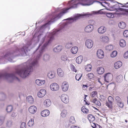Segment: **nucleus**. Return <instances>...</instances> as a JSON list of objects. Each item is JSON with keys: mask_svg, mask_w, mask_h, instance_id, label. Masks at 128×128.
I'll return each mask as SVG.
<instances>
[{"mask_svg": "<svg viewBox=\"0 0 128 128\" xmlns=\"http://www.w3.org/2000/svg\"><path fill=\"white\" fill-rule=\"evenodd\" d=\"M41 45L40 44L36 51H38V52L36 56V59L31 63L28 61L23 64L21 66L22 68L17 69L14 73L8 74L5 73L0 74V79L3 78L8 80L9 82H12L13 80L18 78L16 76L18 74L22 78H25L29 74L30 72L32 71L33 66H37L38 64V60L42 56L44 52V45L40 47Z\"/></svg>", "mask_w": 128, "mask_h": 128, "instance_id": "f257e3e1", "label": "nucleus"}, {"mask_svg": "<svg viewBox=\"0 0 128 128\" xmlns=\"http://www.w3.org/2000/svg\"><path fill=\"white\" fill-rule=\"evenodd\" d=\"M95 2L99 3L106 8L107 6L112 9V10H118L119 8L118 4L120 3L112 0H72L68 2L70 7L66 8V13L70 9L76 8L79 4L83 6H90Z\"/></svg>", "mask_w": 128, "mask_h": 128, "instance_id": "f03ea898", "label": "nucleus"}, {"mask_svg": "<svg viewBox=\"0 0 128 128\" xmlns=\"http://www.w3.org/2000/svg\"><path fill=\"white\" fill-rule=\"evenodd\" d=\"M28 45H24L22 48L20 49L16 47V51L13 53L10 52H8L5 54L3 56H0V64H4L5 62H3L2 61L5 60H8L10 62H14L15 61L13 59L14 58L15 56H18L16 53H20L22 56H26L27 55L26 52L28 50Z\"/></svg>", "mask_w": 128, "mask_h": 128, "instance_id": "7ed1b4c3", "label": "nucleus"}, {"mask_svg": "<svg viewBox=\"0 0 128 128\" xmlns=\"http://www.w3.org/2000/svg\"><path fill=\"white\" fill-rule=\"evenodd\" d=\"M104 81L107 82H110L113 79V75L110 73H108L104 76Z\"/></svg>", "mask_w": 128, "mask_h": 128, "instance_id": "20e7f679", "label": "nucleus"}, {"mask_svg": "<svg viewBox=\"0 0 128 128\" xmlns=\"http://www.w3.org/2000/svg\"><path fill=\"white\" fill-rule=\"evenodd\" d=\"M108 102H106V105L108 107L110 108H112V104L114 101L113 98L111 96H109L108 98Z\"/></svg>", "mask_w": 128, "mask_h": 128, "instance_id": "39448f33", "label": "nucleus"}, {"mask_svg": "<svg viewBox=\"0 0 128 128\" xmlns=\"http://www.w3.org/2000/svg\"><path fill=\"white\" fill-rule=\"evenodd\" d=\"M60 98L62 101L64 103L67 104L69 102V96L65 94H62Z\"/></svg>", "mask_w": 128, "mask_h": 128, "instance_id": "423d86ee", "label": "nucleus"}, {"mask_svg": "<svg viewBox=\"0 0 128 128\" xmlns=\"http://www.w3.org/2000/svg\"><path fill=\"white\" fill-rule=\"evenodd\" d=\"M51 90L53 91H56L58 90L59 86L58 84L56 83H53L50 86Z\"/></svg>", "mask_w": 128, "mask_h": 128, "instance_id": "0eeeda50", "label": "nucleus"}, {"mask_svg": "<svg viewBox=\"0 0 128 128\" xmlns=\"http://www.w3.org/2000/svg\"><path fill=\"white\" fill-rule=\"evenodd\" d=\"M86 45L88 48H91L93 46L92 41L90 39L87 40L86 42Z\"/></svg>", "mask_w": 128, "mask_h": 128, "instance_id": "6e6552de", "label": "nucleus"}, {"mask_svg": "<svg viewBox=\"0 0 128 128\" xmlns=\"http://www.w3.org/2000/svg\"><path fill=\"white\" fill-rule=\"evenodd\" d=\"M68 84L66 82H63L62 85V90L64 92L66 91L68 88Z\"/></svg>", "mask_w": 128, "mask_h": 128, "instance_id": "1a4fd4ad", "label": "nucleus"}, {"mask_svg": "<svg viewBox=\"0 0 128 128\" xmlns=\"http://www.w3.org/2000/svg\"><path fill=\"white\" fill-rule=\"evenodd\" d=\"M46 90L44 89L40 90L38 94V96L40 98H42L44 97L46 94Z\"/></svg>", "mask_w": 128, "mask_h": 128, "instance_id": "9d476101", "label": "nucleus"}, {"mask_svg": "<svg viewBox=\"0 0 128 128\" xmlns=\"http://www.w3.org/2000/svg\"><path fill=\"white\" fill-rule=\"evenodd\" d=\"M97 56L100 58H102L104 56V53L103 51L101 50H98L96 52Z\"/></svg>", "mask_w": 128, "mask_h": 128, "instance_id": "9b49d317", "label": "nucleus"}, {"mask_svg": "<svg viewBox=\"0 0 128 128\" xmlns=\"http://www.w3.org/2000/svg\"><path fill=\"white\" fill-rule=\"evenodd\" d=\"M93 29V26L89 25L86 27L85 28V31L86 32H90L92 31Z\"/></svg>", "mask_w": 128, "mask_h": 128, "instance_id": "f8f14e48", "label": "nucleus"}, {"mask_svg": "<svg viewBox=\"0 0 128 128\" xmlns=\"http://www.w3.org/2000/svg\"><path fill=\"white\" fill-rule=\"evenodd\" d=\"M37 110L36 107L34 106H30L28 108L29 112L32 114H34Z\"/></svg>", "mask_w": 128, "mask_h": 128, "instance_id": "ddd939ff", "label": "nucleus"}, {"mask_svg": "<svg viewBox=\"0 0 128 128\" xmlns=\"http://www.w3.org/2000/svg\"><path fill=\"white\" fill-rule=\"evenodd\" d=\"M106 28L105 26H102L98 29V32L99 33L102 34L104 33L106 31Z\"/></svg>", "mask_w": 128, "mask_h": 128, "instance_id": "4468645a", "label": "nucleus"}, {"mask_svg": "<svg viewBox=\"0 0 128 128\" xmlns=\"http://www.w3.org/2000/svg\"><path fill=\"white\" fill-rule=\"evenodd\" d=\"M50 113L49 111L48 110H46L42 111L41 113V116L45 117L48 116Z\"/></svg>", "mask_w": 128, "mask_h": 128, "instance_id": "2eb2a0df", "label": "nucleus"}, {"mask_svg": "<svg viewBox=\"0 0 128 128\" xmlns=\"http://www.w3.org/2000/svg\"><path fill=\"white\" fill-rule=\"evenodd\" d=\"M62 48V47L61 46L58 45L53 49V50L54 52H58L61 51Z\"/></svg>", "mask_w": 128, "mask_h": 128, "instance_id": "dca6fc26", "label": "nucleus"}, {"mask_svg": "<svg viewBox=\"0 0 128 128\" xmlns=\"http://www.w3.org/2000/svg\"><path fill=\"white\" fill-rule=\"evenodd\" d=\"M119 4L122 5V6H120L121 7L127 8H120V9L122 10L126 11L128 10V2H126V3L123 4L120 3Z\"/></svg>", "mask_w": 128, "mask_h": 128, "instance_id": "f3484780", "label": "nucleus"}, {"mask_svg": "<svg viewBox=\"0 0 128 128\" xmlns=\"http://www.w3.org/2000/svg\"><path fill=\"white\" fill-rule=\"evenodd\" d=\"M57 73L58 76L60 77H63L64 75V71L60 68H58L57 70Z\"/></svg>", "mask_w": 128, "mask_h": 128, "instance_id": "a211bd4d", "label": "nucleus"}, {"mask_svg": "<svg viewBox=\"0 0 128 128\" xmlns=\"http://www.w3.org/2000/svg\"><path fill=\"white\" fill-rule=\"evenodd\" d=\"M48 76L50 78H53L55 77V72L54 71H50L48 73Z\"/></svg>", "mask_w": 128, "mask_h": 128, "instance_id": "6ab92c4d", "label": "nucleus"}, {"mask_svg": "<svg viewBox=\"0 0 128 128\" xmlns=\"http://www.w3.org/2000/svg\"><path fill=\"white\" fill-rule=\"evenodd\" d=\"M122 64V62L121 61H119L116 62L114 65V66L116 69H118L121 67Z\"/></svg>", "mask_w": 128, "mask_h": 128, "instance_id": "aec40b11", "label": "nucleus"}, {"mask_svg": "<svg viewBox=\"0 0 128 128\" xmlns=\"http://www.w3.org/2000/svg\"><path fill=\"white\" fill-rule=\"evenodd\" d=\"M35 82L37 85L40 86L44 84L45 83V81L44 80H41L38 79L36 80Z\"/></svg>", "mask_w": 128, "mask_h": 128, "instance_id": "412c9836", "label": "nucleus"}, {"mask_svg": "<svg viewBox=\"0 0 128 128\" xmlns=\"http://www.w3.org/2000/svg\"><path fill=\"white\" fill-rule=\"evenodd\" d=\"M123 79V76L121 75H120L116 77V80L117 82H122Z\"/></svg>", "mask_w": 128, "mask_h": 128, "instance_id": "4be33fe9", "label": "nucleus"}, {"mask_svg": "<svg viewBox=\"0 0 128 128\" xmlns=\"http://www.w3.org/2000/svg\"><path fill=\"white\" fill-rule=\"evenodd\" d=\"M44 105L46 107H49L51 104V102L50 100L49 99L46 100L44 102Z\"/></svg>", "mask_w": 128, "mask_h": 128, "instance_id": "5701e85b", "label": "nucleus"}, {"mask_svg": "<svg viewBox=\"0 0 128 128\" xmlns=\"http://www.w3.org/2000/svg\"><path fill=\"white\" fill-rule=\"evenodd\" d=\"M26 101L30 104H32L34 102V100L32 97L31 96H29L26 98Z\"/></svg>", "mask_w": 128, "mask_h": 128, "instance_id": "b1692460", "label": "nucleus"}, {"mask_svg": "<svg viewBox=\"0 0 128 128\" xmlns=\"http://www.w3.org/2000/svg\"><path fill=\"white\" fill-rule=\"evenodd\" d=\"M97 71L98 74H102L104 73V70L103 68L102 67H100L98 68Z\"/></svg>", "mask_w": 128, "mask_h": 128, "instance_id": "393cba45", "label": "nucleus"}, {"mask_svg": "<svg viewBox=\"0 0 128 128\" xmlns=\"http://www.w3.org/2000/svg\"><path fill=\"white\" fill-rule=\"evenodd\" d=\"M78 50V48L77 46H75L73 47L71 50V52L73 54H76Z\"/></svg>", "mask_w": 128, "mask_h": 128, "instance_id": "a878e982", "label": "nucleus"}, {"mask_svg": "<svg viewBox=\"0 0 128 128\" xmlns=\"http://www.w3.org/2000/svg\"><path fill=\"white\" fill-rule=\"evenodd\" d=\"M100 40L102 41L106 42L108 41V38L106 36H102L100 38Z\"/></svg>", "mask_w": 128, "mask_h": 128, "instance_id": "bb28decb", "label": "nucleus"}, {"mask_svg": "<svg viewBox=\"0 0 128 128\" xmlns=\"http://www.w3.org/2000/svg\"><path fill=\"white\" fill-rule=\"evenodd\" d=\"M83 58L82 56H80L77 57L76 59V62L78 64H80L82 61Z\"/></svg>", "mask_w": 128, "mask_h": 128, "instance_id": "cd10ccee", "label": "nucleus"}, {"mask_svg": "<svg viewBox=\"0 0 128 128\" xmlns=\"http://www.w3.org/2000/svg\"><path fill=\"white\" fill-rule=\"evenodd\" d=\"M120 46L124 48L126 46V42L123 39H122L120 40Z\"/></svg>", "mask_w": 128, "mask_h": 128, "instance_id": "c85d7f7f", "label": "nucleus"}, {"mask_svg": "<svg viewBox=\"0 0 128 128\" xmlns=\"http://www.w3.org/2000/svg\"><path fill=\"white\" fill-rule=\"evenodd\" d=\"M119 27L121 28L124 29V28L126 26V24L123 22H121L118 24Z\"/></svg>", "mask_w": 128, "mask_h": 128, "instance_id": "c756f323", "label": "nucleus"}, {"mask_svg": "<svg viewBox=\"0 0 128 128\" xmlns=\"http://www.w3.org/2000/svg\"><path fill=\"white\" fill-rule=\"evenodd\" d=\"M67 114V110L64 109L62 111L61 113V116L62 118H65Z\"/></svg>", "mask_w": 128, "mask_h": 128, "instance_id": "7c9ffc66", "label": "nucleus"}, {"mask_svg": "<svg viewBox=\"0 0 128 128\" xmlns=\"http://www.w3.org/2000/svg\"><path fill=\"white\" fill-rule=\"evenodd\" d=\"M13 122L11 120H9L7 121L6 124L7 126L9 127H10L12 125Z\"/></svg>", "mask_w": 128, "mask_h": 128, "instance_id": "2f4dec72", "label": "nucleus"}, {"mask_svg": "<svg viewBox=\"0 0 128 128\" xmlns=\"http://www.w3.org/2000/svg\"><path fill=\"white\" fill-rule=\"evenodd\" d=\"M34 123V120L33 119H31L28 123V125L29 126H32Z\"/></svg>", "mask_w": 128, "mask_h": 128, "instance_id": "473e14b6", "label": "nucleus"}, {"mask_svg": "<svg viewBox=\"0 0 128 128\" xmlns=\"http://www.w3.org/2000/svg\"><path fill=\"white\" fill-rule=\"evenodd\" d=\"M88 120L91 122H92L95 120V118L94 116L92 114H89L88 116Z\"/></svg>", "mask_w": 128, "mask_h": 128, "instance_id": "72a5a7b5", "label": "nucleus"}, {"mask_svg": "<svg viewBox=\"0 0 128 128\" xmlns=\"http://www.w3.org/2000/svg\"><path fill=\"white\" fill-rule=\"evenodd\" d=\"M5 118V116H0V126L2 125L4 122Z\"/></svg>", "mask_w": 128, "mask_h": 128, "instance_id": "f704fd0d", "label": "nucleus"}, {"mask_svg": "<svg viewBox=\"0 0 128 128\" xmlns=\"http://www.w3.org/2000/svg\"><path fill=\"white\" fill-rule=\"evenodd\" d=\"M81 110L84 113L87 114L88 112V110L84 106L82 107L81 108Z\"/></svg>", "mask_w": 128, "mask_h": 128, "instance_id": "c9c22d12", "label": "nucleus"}, {"mask_svg": "<svg viewBox=\"0 0 128 128\" xmlns=\"http://www.w3.org/2000/svg\"><path fill=\"white\" fill-rule=\"evenodd\" d=\"M13 109V107L11 105L8 106L6 108V110L8 112H11Z\"/></svg>", "mask_w": 128, "mask_h": 128, "instance_id": "e433bc0d", "label": "nucleus"}, {"mask_svg": "<svg viewBox=\"0 0 128 128\" xmlns=\"http://www.w3.org/2000/svg\"><path fill=\"white\" fill-rule=\"evenodd\" d=\"M61 59L64 62L68 60L67 56L65 55H62L61 56Z\"/></svg>", "mask_w": 128, "mask_h": 128, "instance_id": "4c0bfd02", "label": "nucleus"}, {"mask_svg": "<svg viewBox=\"0 0 128 128\" xmlns=\"http://www.w3.org/2000/svg\"><path fill=\"white\" fill-rule=\"evenodd\" d=\"M5 95L3 93H0V100H4L5 98Z\"/></svg>", "mask_w": 128, "mask_h": 128, "instance_id": "58836bf2", "label": "nucleus"}, {"mask_svg": "<svg viewBox=\"0 0 128 128\" xmlns=\"http://www.w3.org/2000/svg\"><path fill=\"white\" fill-rule=\"evenodd\" d=\"M106 15L108 18H112L114 17L113 14L112 13L108 12L106 13Z\"/></svg>", "mask_w": 128, "mask_h": 128, "instance_id": "ea45409f", "label": "nucleus"}, {"mask_svg": "<svg viewBox=\"0 0 128 128\" xmlns=\"http://www.w3.org/2000/svg\"><path fill=\"white\" fill-rule=\"evenodd\" d=\"M82 76V74H76V76L75 78L76 80L79 81L81 78Z\"/></svg>", "mask_w": 128, "mask_h": 128, "instance_id": "a19ab883", "label": "nucleus"}, {"mask_svg": "<svg viewBox=\"0 0 128 128\" xmlns=\"http://www.w3.org/2000/svg\"><path fill=\"white\" fill-rule=\"evenodd\" d=\"M117 54V52L116 50L114 51L110 54V56L112 58L115 57Z\"/></svg>", "mask_w": 128, "mask_h": 128, "instance_id": "79ce46f5", "label": "nucleus"}, {"mask_svg": "<svg viewBox=\"0 0 128 128\" xmlns=\"http://www.w3.org/2000/svg\"><path fill=\"white\" fill-rule=\"evenodd\" d=\"M50 56L47 54H45L43 56V59L44 60H47L49 59Z\"/></svg>", "mask_w": 128, "mask_h": 128, "instance_id": "37998d69", "label": "nucleus"}, {"mask_svg": "<svg viewBox=\"0 0 128 128\" xmlns=\"http://www.w3.org/2000/svg\"><path fill=\"white\" fill-rule=\"evenodd\" d=\"M72 44L71 42L67 43L66 45V47L67 48H69L72 46Z\"/></svg>", "mask_w": 128, "mask_h": 128, "instance_id": "c03bdc74", "label": "nucleus"}, {"mask_svg": "<svg viewBox=\"0 0 128 128\" xmlns=\"http://www.w3.org/2000/svg\"><path fill=\"white\" fill-rule=\"evenodd\" d=\"M115 100L116 103L117 104L118 102L121 101L122 100L120 97L118 96H116L115 97Z\"/></svg>", "mask_w": 128, "mask_h": 128, "instance_id": "a18cd8bd", "label": "nucleus"}, {"mask_svg": "<svg viewBox=\"0 0 128 128\" xmlns=\"http://www.w3.org/2000/svg\"><path fill=\"white\" fill-rule=\"evenodd\" d=\"M70 67L72 71L76 72L77 70L76 69L74 65L72 64H70Z\"/></svg>", "mask_w": 128, "mask_h": 128, "instance_id": "49530a36", "label": "nucleus"}, {"mask_svg": "<svg viewBox=\"0 0 128 128\" xmlns=\"http://www.w3.org/2000/svg\"><path fill=\"white\" fill-rule=\"evenodd\" d=\"M116 104L119 107L121 108H122L124 106V104L122 102V100L120 102H118Z\"/></svg>", "mask_w": 128, "mask_h": 128, "instance_id": "de8ad7c7", "label": "nucleus"}, {"mask_svg": "<svg viewBox=\"0 0 128 128\" xmlns=\"http://www.w3.org/2000/svg\"><path fill=\"white\" fill-rule=\"evenodd\" d=\"M70 122L72 124H74L75 122V120L74 117L71 116L69 120Z\"/></svg>", "mask_w": 128, "mask_h": 128, "instance_id": "09e8293b", "label": "nucleus"}, {"mask_svg": "<svg viewBox=\"0 0 128 128\" xmlns=\"http://www.w3.org/2000/svg\"><path fill=\"white\" fill-rule=\"evenodd\" d=\"M92 66L90 65H88L86 68V70L87 71H90L91 70Z\"/></svg>", "mask_w": 128, "mask_h": 128, "instance_id": "8fccbe9b", "label": "nucleus"}, {"mask_svg": "<svg viewBox=\"0 0 128 128\" xmlns=\"http://www.w3.org/2000/svg\"><path fill=\"white\" fill-rule=\"evenodd\" d=\"M106 100V97L103 95L100 96V100L101 101H104Z\"/></svg>", "mask_w": 128, "mask_h": 128, "instance_id": "3c124183", "label": "nucleus"}, {"mask_svg": "<svg viewBox=\"0 0 128 128\" xmlns=\"http://www.w3.org/2000/svg\"><path fill=\"white\" fill-rule=\"evenodd\" d=\"M124 36L126 38L128 37V30H126L124 31L123 33Z\"/></svg>", "mask_w": 128, "mask_h": 128, "instance_id": "603ef678", "label": "nucleus"}, {"mask_svg": "<svg viewBox=\"0 0 128 128\" xmlns=\"http://www.w3.org/2000/svg\"><path fill=\"white\" fill-rule=\"evenodd\" d=\"M97 94V93L95 91H94L91 94L90 96L92 98H94L96 96Z\"/></svg>", "mask_w": 128, "mask_h": 128, "instance_id": "864d4df0", "label": "nucleus"}, {"mask_svg": "<svg viewBox=\"0 0 128 128\" xmlns=\"http://www.w3.org/2000/svg\"><path fill=\"white\" fill-rule=\"evenodd\" d=\"M26 125L25 122H22L20 126V128H26Z\"/></svg>", "mask_w": 128, "mask_h": 128, "instance_id": "5fc2aeb1", "label": "nucleus"}, {"mask_svg": "<svg viewBox=\"0 0 128 128\" xmlns=\"http://www.w3.org/2000/svg\"><path fill=\"white\" fill-rule=\"evenodd\" d=\"M87 76L90 79H92L94 77V74L92 73L88 74H87Z\"/></svg>", "mask_w": 128, "mask_h": 128, "instance_id": "6e6d98bb", "label": "nucleus"}, {"mask_svg": "<svg viewBox=\"0 0 128 128\" xmlns=\"http://www.w3.org/2000/svg\"><path fill=\"white\" fill-rule=\"evenodd\" d=\"M89 23L90 24V25L93 26V25L94 24L95 22L93 20H91L90 21Z\"/></svg>", "mask_w": 128, "mask_h": 128, "instance_id": "4d7b16f0", "label": "nucleus"}, {"mask_svg": "<svg viewBox=\"0 0 128 128\" xmlns=\"http://www.w3.org/2000/svg\"><path fill=\"white\" fill-rule=\"evenodd\" d=\"M95 104L99 106H100L101 104V103L98 100H97Z\"/></svg>", "mask_w": 128, "mask_h": 128, "instance_id": "13d9d810", "label": "nucleus"}, {"mask_svg": "<svg viewBox=\"0 0 128 128\" xmlns=\"http://www.w3.org/2000/svg\"><path fill=\"white\" fill-rule=\"evenodd\" d=\"M124 57L125 58H128V51L126 52L124 54Z\"/></svg>", "mask_w": 128, "mask_h": 128, "instance_id": "bf43d9fd", "label": "nucleus"}, {"mask_svg": "<svg viewBox=\"0 0 128 128\" xmlns=\"http://www.w3.org/2000/svg\"><path fill=\"white\" fill-rule=\"evenodd\" d=\"M17 115L14 112H13L11 115V116L12 117H15Z\"/></svg>", "mask_w": 128, "mask_h": 128, "instance_id": "052dcab7", "label": "nucleus"}, {"mask_svg": "<svg viewBox=\"0 0 128 128\" xmlns=\"http://www.w3.org/2000/svg\"><path fill=\"white\" fill-rule=\"evenodd\" d=\"M97 100L96 98H93L92 100V102L94 103L95 104Z\"/></svg>", "mask_w": 128, "mask_h": 128, "instance_id": "680f3d73", "label": "nucleus"}, {"mask_svg": "<svg viewBox=\"0 0 128 128\" xmlns=\"http://www.w3.org/2000/svg\"><path fill=\"white\" fill-rule=\"evenodd\" d=\"M108 47L110 48H108V49L109 50H110L113 48V46L112 45H109L108 46Z\"/></svg>", "mask_w": 128, "mask_h": 128, "instance_id": "e2e57ef3", "label": "nucleus"}, {"mask_svg": "<svg viewBox=\"0 0 128 128\" xmlns=\"http://www.w3.org/2000/svg\"><path fill=\"white\" fill-rule=\"evenodd\" d=\"M70 128H80L78 127L77 126H71Z\"/></svg>", "mask_w": 128, "mask_h": 128, "instance_id": "0e129e2a", "label": "nucleus"}, {"mask_svg": "<svg viewBox=\"0 0 128 128\" xmlns=\"http://www.w3.org/2000/svg\"><path fill=\"white\" fill-rule=\"evenodd\" d=\"M99 10L97 12V13L100 14H102L103 13V12H102L101 10Z\"/></svg>", "mask_w": 128, "mask_h": 128, "instance_id": "69168bd1", "label": "nucleus"}, {"mask_svg": "<svg viewBox=\"0 0 128 128\" xmlns=\"http://www.w3.org/2000/svg\"><path fill=\"white\" fill-rule=\"evenodd\" d=\"M87 86L86 85H83V86L82 87H83L85 89H86V88H87Z\"/></svg>", "mask_w": 128, "mask_h": 128, "instance_id": "338daca9", "label": "nucleus"}, {"mask_svg": "<svg viewBox=\"0 0 128 128\" xmlns=\"http://www.w3.org/2000/svg\"><path fill=\"white\" fill-rule=\"evenodd\" d=\"M98 82L100 83V84H101V85H102V83H101V82L100 81V80L99 79H98Z\"/></svg>", "mask_w": 128, "mask_h": 128, "instance_id": "774afa93", "label": "nucleus"}]
</instances>
